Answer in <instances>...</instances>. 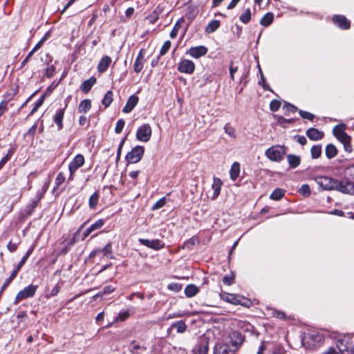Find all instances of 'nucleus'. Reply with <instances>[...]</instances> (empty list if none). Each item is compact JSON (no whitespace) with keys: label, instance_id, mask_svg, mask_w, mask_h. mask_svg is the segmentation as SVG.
Listing matches in <instances>:
<instances>
[{"label":"nucleus","instance_id":"60","mask_svg":"<svg viewBox=\"0 0 354 354\" xmlns=\"http://www.w3.org/2000/svg\"><path fill=\"white\" fill-rule=\"evenodd\" d=\"M295 138H296L297 142H299L301 145L304 146V145H306V143H307L306 138L303 136H295Z\"/></svg>","mask_w":354,"mask_h":354},{"label":"nucleus","instance_id":"6","mask_svg":"<svg viewBox=\"0 0 354 354\" xmlns=\"http://www.w3.org/2000/svg\"><path fill=\"white\" fill-rule=\"evenodd\" d=\"M316 183L324 189L337 190L339 181L327 176H319L315 178Z\"/></svg>","mask_w":354,"mask_h":354},{"label":"nucleus","instance_id":"51","mask_svg":"<svg viewBox=\"0 0 354 354\" xmlns=\"http://www.w3.org/2000/svg\"><path fill=\"white\" fill-rule=\"evenodd\" d=\"M170 47H171V41H166L163 44V45H162V48L160 49V55H165L168 52V50L170 48Z\"/></svg>","mask_w":354,"mask_h":354},{"label":"nucleus","instance_id":"30","mask_svg":"<svg viewBox=\"0 0 354 354\" xmlns=\"http://www.w3.org/2000/svg\"><path fill=\"white\" fill-rule=\"evenodd\" d=\"M288 162L292 168L297 167L300 164V158L297 156L290 154L287 156Z\"/></svg>","mask_w":354,"mask_h":354},{"label":"nucleus","instance_id":"46","mask_svg":"<svg viewBox=\"0 0 354 354\" xmlns=\"http://www.w3.org/2000/svg\"><path fill=\"white\" fill-rule=\"evenodd\" d=\"M166 203V198L165 197H162L160 199H159L152 207L153 210L158 209L161 207H162Z\"/></svg>","mask_w":354,"mask_h":354},{"label":"nucleus","instance_id":"52","mask_svg":"<svg viewBox=\"0 0 354 354\" xmlns=\"http://www.w3.org/2000/svg\"><path fill=\"white\" fill-rule=\"evenodd\" d=\"M114 290H115V288L111 286H105L103 288L102 291L101 292L98 293L97 295H96L95 297H99V296H102L104 295L110 294L112 292H113Z\"/></svg>","mask_w":354,"mask_h":354},{"label":"nucleus","instance_id":"37","mask_svg":"<svg viewBox=\"0 0 354 354\" xmlns=\"http://www.w3.org/2000/svg\"><path fill=\"white\" fill-rule=\"evenodd\" d=\"M274 15L272 13H267L265 15L263 18L261 19V24L264 26H269L273 21Z\"/></svg>","mask_w":354,"mask_h":354},{"label":"nucleus","instance_id":"28","mask_svg":"<svg viewBox=\"0 0 354 354\" xmlns=\"http://www.w3.org/2000/svg\"><path fill=\"white\" fill-rule=\"evenodd\" d=\"M198 291V288L194 284H189L185 288V294L187 297H192L195 296Z\"/></svg>","mask_w":354,"mask_h":354},{"label":"nucleus","instance_id":"29","mask_svg":"<svg viewBox=\"0 0 354 354\" xmlns=\"http://www.w3.org/2000/svg\"><path fill=\"white\" fill-rule=\"evenodd\" d=\"M240 173V165L239 162H236L232 164L230 169V178L232 180H235Z\"/></svg>","mask_w":354,"mask_h":354},{"label":"nucleus","instance_id":"53","mask_svg":"<svg viewBox=\"0 0 354 354\" xmlns=\"http://www.w3.org/2000/svg\"><path fill=\"white\" fill-rule=\"evenodd\" d=\"M283 109L288 112H296L297 111V108L288 102H286L283 106Z\"/></svg>","mask_w":354,"mask_h":354},{"label":"nucleus","instance_id":"5","mask_svg":"<svg viewBox=\"0 0 354 354\" xmlns=\"http://www.w3.org/2000/svg\"><path fill=\"white\" fill-rule=\"evenodd\" d=\"M336 346L341 354H354V346L346 336H339L336 340Z\"/></svg>","mask_w":354,"mask_h":354},{"label":"nucleus","instance_id":"11","mask_svg":"<svg viewBox=\"0 0 354 354\" xmlns=\"http://www.w3.org/2000/svg\"><path fill=\"white\" fill-rule=\"evenodd\" d=\"M84 164V158L82 155H77L69 165L70 179H73V176L77 169Z\"/></svg>","mask_w":354,"mask_h":354},{"label":"nucleus","instance_id":"25","mask_svg":"<svg viewBox=\"0 0 354 354\" xmlns=\"http://www.w3.org/2000/svg\"><path fill=\"white\" fill-rule=\"evenodd\" d=\"M135 310L133 307L129 308L127 310L121 311L119 313L116 320L118 321H125L128 319L131 315L134 314Z\"/></svg>","mask_w":354,"mask_h":354},{"label":"nucleus","instance_id":"34","mask_svg":"<svg viewBox=\"0 0 354 354\" xmlns=\"http://www.w3.org/2000/svg\"><path fill=\"white\" fill-rule=\"evenodd\" d=\"M220 26V21L218 20L211 21L206 26L205 31L207 33H212L216 31Z\"/></svg>","mask_w":354,"mask_h":354},{"label":"nucleus","instance_id":"32","mask_svg":"<svg viewBox=\"0 0 354 354\" xmlns=\"http://www.w3.org/2000/svg\"><path fill=\"white\" fill-rule=\"evenodd\" d=\"M91 107V102L89 100H82L78 107V111L80 113H86Z\"/></svg>","mask_w":354,"mask_h":354},{"label":"nucleus","instance_id":"36","mask_svg":"<svg viewBox=\"0 0 354 354\" xmlns=\"http://www.w3.org/2000/svg\"><path fill=\"white\" fill-rule=\"evenodd\" d=\"M113 92L111 91H109L106 93V94L104 95L102 100V104L104 105V106L106 108V107H109V105L111 104L112 101H113Z\"/></svg>","mask_w":354,"mask_h":354},{"label":"nucleus","instance_id":"20","mask_svg":"<svg viewBox=\"0 0 354 354\" xmlns=\"http://www.w3.org/2000/svg\"><path fill=\"white\" fill-rule=\"evenodd\" d=\"M66 106H67V104H66L64 108L59 109L56 111V113L55 114V115L53 117V120L55 122V124H57L59 130H61L63 128L62 120L64 118L65 109Z\"/></svg>","mask_w":354,"mask_h":354},{"label":"nucleus","instance_id":"49","mask_svg":"<svg viewBox=\"0 0 354 354\" xmlns=\"http://www.w3.org/2000/svg\"><path fill=\"white\" fill-rule=\"evenodd\" d=\"M299 113L300 116L304 119H307L312 121L315 118V115L313 114L305 111L300 110L299 111Z\"/></svg>","mask_w":354,"mask_h":354},{"label":"nucleus","instance_id":"50","mask_svg":"<svg viewBox=\"0 0 354 354\" xmlns=\"http://www.w3.org/2000/svg\"><path fill=\"white\" fill-rule=\"evenodd\" d=\"M281 106V102L279 100H273L270 104V109L272 111H277Z\"/></svg>","mask_w":354,"mask_h":354},{"label":"nucleus","instance_id":"17","mask_svg":"<svg viewBox=\"0 0 354 354\" xmlns=\"http://www.w3.org/2000/svg\"><path fill=\"white\" fill-rule=\"evenodd\" d=\"M207 53V48L203 46L192 47L189 50L190 56L194 58H199Z\"/></svg>","mask_w":354,"mask_h":354},{"label":"nucleus","instance_id":"3","mask_svg":"<svg viewBox=\"0 0 354 354\" xmlns=\"http://www.w3.org/2000/svg\"><path fill=\"white\" fill-rule=\"evenodd\" d=\"M243 340V337L240 332L232 330L225 337L223 342L229 344L230 347L236 352L241 346Z\"/></svg>","mask_w":354,"mask_h":354},{"label":"nucleus","instance_id":"61","mask_svg":"<svg viewBox=\"0 0 354 354\" xmlns=\"http://www.w3.org/2000/svg\"><path fill=\"white\" fill-rule=\"evenodd\" d=\"M178 27H179L178 24H176L175 25V26L174 27V28L172 29V30L171 31V32H170V37L171 39H174V38H175L176 37V35L178 34Z\"/></svg>","mask_w":354,"mask_h":354},{"label":"nucleus","instance_id":"56","mask_svg":"<svg viewBox=\"0 0 354 354\" xmlns=\"http://www.w3.org/2000/svg\"><path fill=\"white\" fill-rule=\"evenodd\" d=\"M299 193L304 196H308L310 193V187L308 185H303L299 189Z\"/></svg>","mask_w":354,"mask_h":354},{"label":"nucleus","instance_id":"64","mask_svg":"<svg viewBox=\"0 0 354 354\" xmlns=\"http://www.w3.org/2000/svg\"><path fill=\"white\" fill-rule=\"evenodd\" d=\"M7 109V102L6 101H2L0 103V117L3 114L5 111Z\"/></svg>","mask_w":354,"mask_h":354},{"label":"nucleus","instance_id":"7","mask_svg":"<svg viewBox=\"0 0 354 354\" xmlns=\"http://www.w3.org/2000/svg\"><path fill=\"white\" fill-rule=\"evenodd\" d=\"M144 152V147L136 146L127 154L126 160L129 163L131 164L137 163L142 159Z\"/></svg>","mask_w":354,"mask_h":354},{"label":"nucleus","instance_id":"55","mask_svg":"<svg viewBox=\"0 0 354 354\" xmlns=\"http://www.w3.org/2000/svg\"><path fill=\"white\" fill-rule=\"evenodd\" d=\"M60 291V287L57 284L50 291V292L46 295L47 298L56 296L59 292Z\"/></svg>","mask_w":354,"mask_h":354},{"label":"nucleus","instance_id":"1","mask_svg":"<svg viewBox=\"0 0 354 354\" xmlns=\"http://www.w3.org/2000/svg\"><path fill=\"white\" fill-rule=\"evenodd\" d=\"M345 129L346 125L340 124L333 128V133L337 139L343 144L345 151L351 153L353 151L351 144V138L345 133Z\"/></svg>","mask_w":354,"mask_h":354},{"label":"nucleus","instance_id":"33","mask_svg":"<svg viewBox=\"0 0 354 354\" xmlns=\"http://www.w3.org/2000/svg\"><path fill=\"white\" fill-rule=\"evenodd\" d=\"M197 354H207L208 351V343L206 341H201L196 348Z\"/></svg>","mask_w":354,"mask_h":354},{"label":"nucleus","instance_id":"63","mask_svg":"<svg viewBox=\"0 0 354 354\" xmlns=\"http://www.w3.org/2000/svg\"><path fill=\"white\" fill-rule=\"evenodd\" d=\"M55 73V68L51 66L46 70V75L48 77H51Z\"/></svg>","mask_w":354,"mask_h":354},{"label":"nucleus","instance_id":"39","mask_svg":"<svg viewBox=\"0 0 354 354\" xmlns=\"http://www.w3.org/2000/svg\"><path fill=\"white\" fill-rule=\"evenodd\" d=\"M284 195V191L281 189H275L270 195V198L272 200H280Z\"/></svg>","mask_w":354,"mask_h":354},{"label":"nucleus","instance_id":"22","mask_svg":"<svg viewBox=\"0 0 354 354\" xmlns=\"http://www.w3.org/2000/svg\"><path fill=\"white\" fill-rule=\"evenodd\" d=\"M222 185L223 183L220 178L216 177L213 178L212 188L214 190V194L212 199H216L219 196Z\"/></svg>","mask_w":354,"mask_h":354},{"label":"nucleus","instance_id":"23","mask_svg":"<svg viewBox=\"0 0 354 354\" xmlns=\"http://www.w3.org/2000/svg\"><path fill=\"white\" fill-rule=\"evenodd\" d=\"M143 50H141L134 62L133 70L136 73H140L143 68L144 63V55L142 53Z\"/></svg>","mask_w":354,"mask_h":354},{"label":"nucleus","instance_id":"59","mask_svg":"<svg viewBox=\"0 0 354 354\" xmlns=\"http://www.w3.org/2000/svg\"><path fill=\"white\" fill-rule=\"evenodd\" d=\"M272 315L274 317H277L281 319H284L286 317L285 313L283 312L279 311V310L273 311Z\"/></svg>","mask_w":354,"mask_h":354},{"label":"nucleus","instance_id":"27","mask_svg":"<svg viewBox=\"0 0 354 354\" xmlns=\"http://www.w3.org/2000/svg\"><path fill=\"white\" fill-rule=\"evenodd\" d=\"M96 79L93 77H90L88 80H85L82 86L81 89L84 93H88L92 88V86L95 84Z\"/></svg>","mask_w":354,"mask_h":354},{"label":"nucleus","instance_id":"31","mask_svg":"<svg viewBox=\"0 0 354 354\" xmlns=\"http://www.w3.org/2000/svg\"><path fill=\"white\" fill-rule=\"evenodd\" d=\"M129 350L133 354H142V352L145 351L147 348L139 344H135V341H133Z\"/></svg>","mask_w":354,"mask_h":354},{"label":"nucleus","instance_id":"40","mask_svg":"<svg viewBox=\"0 0 354 354\" xmlns=\"http://www.w3.org/2000/svg\"><path fill=\"white\" fill-rule=\"evenodd\" d=\"M99 194L97 192H95L93 194H92L89 198V207L91 209L95 208V207L97 205L98 200H99Z\"/></svg>","mask_w":354,"mask_h":354},{"label":"nucleus","instance_id":"19","mask_svg":"<svg viewBox=\"0 0 354 354\" xmlns=\"http://www.w3.org/2000/svg\"><path fill=\"white\" fill-rule=\"evenodd\" d=\"M101 253L103 254V255L104 257L111 259L113 257V256H112L111 243L106 244V246L104 248H103L102 249H97V250H94L93 252H91L90 256L92 257L98 255Z\"/></svg>","mask_w":354,"mask_h":354},{"label":"nucleus","instance_id":"47","mask_svg":"<svg viewBox=\"0 0 354 354\" xmlns=\"http://www.w3.org/2000/svg\"><path fill=\"white\" fill-rule=\"evenodd\" d=\"M33 250H34V246H32L27 251L26 254L22 257V259H21V261L18 263V264H19V266H24V264L26 262L27 259H28V257H30V255L32 252Z\"/></svg>","mask_w":354,"mask_h":354},{"label":"nucleus","instance_id":"57","mask_svg":"<svg viewBox=\"0 0 354 354\" xmlns=\"http://www.w3.org/2000/svg\"><path fill=\"white\" fill-rule=\"evenodd\" d=\"M65 180V177L62 173H59L55 178V183L57 186H59Z\"/></svg>","mask_w":354,"mask_h":354},{"label":"nucleus","instance_id":"42","mask_svg":"<svg viewBox=\"0 0 354 354\" xmlns=\"http://www.w3.org/2000/svg\"><path fill=\"white\" fill-rule=\"evenodd\" d=\"M224 131L226 134L230 136V137L235 138H236V131L235 129L230 125L229 124H226L224 126Z\"/></svg>","mask_w":354,"mask_h":354},{"label":"nucleus","instance_id":"21","mask_svg":"<svg viewBox=\"0 0 354 354\" xmlns=\"http://www.w3.org/2000/svg\"><path fill=\"white\" fill-rule=\"evenodd\" d=\"M138 102V97L136 95H131L123 108V112L126 113H130Z\"/></svg>","mask_w":354,"mask_h":354},{"label":"nucleus","instance_id":"16","mask_svg":"<svg viewBox=\"0 0 354 354\" xmlns=\"http://www.w3.org/2000/svg\"><path fill=\"white\" fill-rule=\"evenodd\" d=\"M306 136L311 140L317 141L324 138V133L317 129L310 128L306 131Z\"/></svg>","mask_w":354,"mask_h":354},{"label":"nucleus","instance_id":"45","mask_svg":"<svg viewBox=\"0 0 354 354\" xmlns=\"http://www.w3.org/2000/svg\"><path fill=\"white\" fill-rule=\"evenodd\" d=\"M124 124H125L124 120L123 119H120L116 123V125L115 127V132L116 133H120L124 127Z\"/></svg>","mask_w":354,"mask_h":354},{"label":"nucleus","instance_id":"58","mask_svg":"<svg viewBox=\"0 0 354 354\" xmlns=\"http://www.w3.org/2000/svg\"><path fill=\"white\" fill-rule=\"evenodd\" d=\"M7 248L10 252H13L17 250V249L18 248V244L16 243H12V241H10L7 245Z\"/></svg>","mask_w":354,"mask_h":354},{"label":"nucleus","instance_id":"8","mask_svg":"<svg viewBox=\"0 0 354 354\" xmlns=\"http://www.w3.org/2000/svg\"><path fill=\"white\" fill-rule=\"evenodd\" d=\"M152 130L149 124H144L138 127L136 132V138L142 142H148L151 136Z\"/></svg>","mask_w":354,"mask_h":354},{"label":"nucleus","instance_id":"41","mask_svg":"<svg viewBox=\"0 0 354 354\" xmlns=\"http://www.w3.org/2000/svg\"><path fill=\"white\" fill-rule=\"evenodd\" d=\"M240 20L241 22L244 24H247L250 21L251 19V11L250 8L246 9V10L240 16Z\"/></svg>","mask_w":354,"mask_h":354},{"label":"nucleus","instance_id":"9","mask_svg":"<svg viewBox=\"0 0 354 354\" xmlns=\"http://www.w3.org/2000/svg\"><path fill=\"white\" fill-rule=\"evenodd\" d=\"M37 289V286L35 285H30L26 287L17 293L15 297V303L17 304L22 299L33 297L36 292Z\"/></svg>","mask_w":354,"mask_h":354},{"label":"nucleus","instance_id":"13","mask_svg":"<svg viewBox=\"0 0 354 354\" xmlns=\"http://www.w3.org/2000/svg\"><path fill=\"white\" fill-rule=\"evenodd\" d=\"M220 297L223 300H224L228 303L235 304V305H236V304L243 305V304L242 303V300L243 299V297L240 295L230 294V293H227L225 292H222L220 294Z\"/></svg>","mask_w":354,"mask_h":354},{"label":"nucleus","instance_id":"48","mask_svg":"<svg viewBox=\"0 0 354 354\" xmlns=\"http://www.w3.org/2000/svg\"><path fill=\"white\" fill-rule=\"evenodd\" d=\"M234 275L233 274L225 275L223 278V283H225L227 286L232 285L234 282Z\"/></svg>","mask_w":354,"mask_h":354},{"label":"nucleus","instance_id":"2","mask_svg":"<svg viewBox=\"0 0 354 354\" xmlns=\"http://www.w3.org/2000/svg\"><path fill=\"white\" fill-rule=\"evenodd\" d=\"M324 340V336L318 333H310L302 338V344L309 349H315L319 347Z\"/></svg>","mask_w":354,"mask_h":354},{"label":"nucleus","instance_id":"15","mask_svg":"<svg viewBox=\"0 0 354 354\" xmlns=\"http://www.w3.org/2000/svg\"><path fill=\"white\" fill-rule=\"evenodd\" d=\"M337 190L348 194H354V182L348 180L346 183L339 182Z\"/></svg>","mask_w":354,"mask_h":354},{"label":"nucleus","instance_id":"54","mask_svg":"<svg viewBox=\"0 0 354 354\" xmlns=\"http://www.w3.org/2000/svg\"><path fill=\"white\" fill-rule=\"evenodd\" d=\"M48 35H49L48 32L46 33L45 36L35 45V46L31 50V52H32L33 54L35 51H37L38 49H39L41 48L43 43L46 40Z\"/></svg>","mask_w":354,"mask_h":354},{"label":"nucleus","instance_id":"14","mask_svg":"<svg viewBox=\"0 0 354 354\" xmlns=\"http://www.w3.org/2000/svg\"><path fill=\"white\" fill-rule=\"evenodd\" d=\"M236 352L224 342L217 343L214 349V354H234Z\"/></svg>","mask_w":354,"mask_h":354},{"label":"nucleus","instance_id":"10","mask_svg":"<svg viewBox=\"0 0 354 354\" xmlns=\"http://www.w3.org/2000/svg\"><path fill=\"white\" fill-rule=\"evenodd\" d=\"M139 243L149 248L159 250L165 248V243L160 239L149 240L146 239H139Z\"/></svg>","mask_w":354,"mask_h":354},{"label":"nucleus","instance_id":"38","mask_svg":"<svg viewBox=\"0 0 354 354\" xmlns=\"http://www.w3.org/2000/svg\"><path fill=\"white\" fill-rule=\"evenodd\" d=\"M171 327L176 328L177 332L180 333H184L187 328L186 324L182 321L174 323Z\"/></svg>","mask_w":354,"mask_h":354},{"label":"nucleus","instance_id":"44","mask_svg":"<svg viewBox=\"0 0 354 354\" xmlns=\"http://www.w3.org/2000/svg\"><path fill=\"white\" fill-rule=\"evenodd\" d=\"M346 175L348 180L354 182V165L346 168Z\"/></svg>","mask_w":354,"mask_h":354},{"label":"nucleus","instance_id":"26","mask_svg":"<svg viewBox=\"0 0 354 354\" xmlns=\"http://www.w3.org/2000/svg\"><path fill=\"white\" fill-rule=\"evenodd\" d=\"M325 153L328 159L335 158L337 154V149L333 144L327 145L325 149Z\"/></svg>","mask_w":354,"mask_h":354},{"label":"nucleus","instance_id":"35","mask_svg":"<svg viewBox=\"0 0 354 354\" xmlns=\"http://www.w3.org/2000/svg\"><path fill=\"white\" fill-rule=\"evenodd\" d=\"M322 146L320 145H313L310 149V153L313 158H318L322 154Z\"/></svg>","mask_w":354,"mask_h":354},{"label":"nucleus","instance_id":"12","mask_svg":"<svg viewBox=\"0 0 354 354\" xmlns=\"http://www.w3.org/2000/svg\"><path fill=\"white\" fill-rule=\"evenodd\" d=\"M195 70L194 63L189 59L182 60L178 66V71L183 73L192 74Z\"/></svg>","mask_w":354,"mask_h":354},{"label":"nucleus","instance_id":"18","mask_svg":"<svg viewBox=\"0 0 354 354\" xmlns=\"http://www.w3.org/2000/svg\"><path fill=\"white\" fill-rule=\"evenodd\" d=\"M333 21L342 29H348L350 28V22L343 15H335L333 17Z\"/></svg>","mask_w":354,"mask_h":354},{"label":"nucleus","instance_id":"62","mask_svg":"<svg viewBox=\"0 0 354 354\" xmlns=\"http://www.w3.org/2000/svg\"><path fill=\"white\" fill-rule=\"evenodd\" d=\"M10 154L8 153L0 160V169L4 166V165L10 160Z\"/></svg>","mask_w":354,"mask_h":354},{"label":"nucleus","instance_id":"43","mask_svg":"<svg viewBox=\"0 0 354 354\" xmlns=\"http://www.w3.org/2000/svg\"><path fill=\"white\" fill-rule=\"evenodd\" d=\"M104 224V221L103 219H99L96 221L94 223H93L89 228L92 232L101 228Z\"/></svg>","mask_w":354,"mask_h":354},{"label":"nucleus","instance_id":"4","mask_svg":"<svg viewBox=\"0 0 354 354\" xmlns=\"http://www.w3.org/2000/svg\"><path fill=\"white\" fill-rule=\"evenodd\" d=\"M286 153V148L285 147L276 145L268 149L266 151L265 154L269 160L272 161L279 162L283 159Z\"/></svg>","mask_w":354,"mask_h":354},{"label":"nucleus","instance_id":"24","mask_svg":"<svg viewBox=\"0 0 354 354\" xmlns=\"http://www.w3.org/2000/svg\"><path fill=\"white\" fill-rule=\"evenodd\" d=\"M111 62V59L109 56L103 57L97 66V70L100 73H104Z\"/></svg>","mask_w":354,"mask_h":354}]
</instances>
